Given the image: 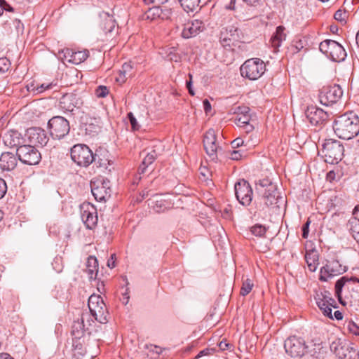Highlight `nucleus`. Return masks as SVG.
Returning a JSON list of instances; mask_svg holds the SVG:
<instances>
[{
  "instance_id": "09e8293b",
  "label": "nucleus",
  "mask_w": 359,
  "mask_h": 359,
  "mask_svg": "<svg viewBox=\"0 0 359 359\" xmlns=\"http://www.w3.org/2000/svg\"><path fill=\"white\" fill-rule=\"evenodd\" d=\"M347 330L354 335L359 336V326L353 321L350 320L346 325Z\"/></svg>"
},
{
  "instance_id": "8fccbe9b",
  "label": "nucleus",
  "mask_w": 359,
  "mask_h": 359,
  "mask_svg": "<svg viewBox=\"0 0 359 359\" xmlns=\"http://www.w3.org/2000/svg\"><path fill=\"white\" fill-rule=\"evenodd\" d=\"M102 302H104V301L100 295L92 294L91 296H90V297L88 299V308H90L95 304H98Z\"/></svg>"
},
{
  "instance_id": "473e14b6",
  "label": "nucleus",
  "mask_w": 359,
  "mask_h": 359,
  "mask_svg": "<svg viewBox=\"0 0 359 359\" xmlns=\"http://www.w3.org/2000/svg\"><path fill=\"white\" fill-rule=\"evenodd\" d=\"M305 260L307 263L308 268L310 271L314 272L318 264V255L314 251L306 252L305 255Z\"/></svg>"
},
{
  "instance_id": "412c9836",
  "label": "nucleus",
  "mask_w": 359,
  "mask_h": 359,
  "mask_svg": "<svg viewBox=\"0 0 359 359\" xmlns=\"http://www.w3.org/2000/svg\"><path fill=\"white\" fill-rule=\"evenodd\" d=\"M148 202L149 206L158 213L170 208L168 199H163L160 195H152V198H149Z\"/></svg>"
},
{
  "instance_id": "9b49d317",
  "label": "nucleus",
  "mask_w": 359,
  "mask_h": 359,
  "mask_svg": "<svg viewBox=\"0 0 359 359\" xmlns=\"http://www.w3.org/2000/svg\"><path fill=\"white\" fill-rule=\"evenodd\" d=\"M83 104L82 97L77 92L66 93L60 97L59 101L60 109L72 114H73L75 108H81Z\"/></svg>"
},
{
  "instance_id": "69168bd1",
  "label": "nucleus",
  "mask_w": 359,
  "mask_h": 359,
  "mask_svg": "<svg viewBox=\"0 0 359 359\" xmlns=\"http://www.w3.org/2000/svg\"><path fill=\"white\" fill-rule=\"evenodd\" d=\"M128 293H129V289L127 287L126 289V291L123 293V297L121 299L122 303L125 305H126L129 302L130 297H129Z\"/></svg>"
},
{
  "instance_id": "7c9ffc66",
  "label": "nucleus",
  "mask_w": 359,
  "mask_h": 359,
  "mask_svg": "<svg viewBox=\"0 0 359 359\" xmlns=\"http://www.w3.org/2000/svg\"><path fill=\"white\" fill-rule=\"evenodd\" d=\"M157 156L158 154L154 149L147 154L138 168L140 174H144L147 168L156 159Z\"/></svg>"
},
{
  "instance_id": "79ce46f5",
  "label": "nucleus",
  "mask_w": 359,
  "mask_h": 359,
  "mask_svg": "<svg viewBox=\"0 0 359 359\" xmlns=\"http://www.w3.org/2000/svg\"><path fill=\"white\" fill-rule=\"evenodd\" d=\"M253 287V283L250 278H246L243 280V285L241 289L240 294L242 296H246L252 290Z\"/></svg>"
},
{
  "instance_id": "c9c22d12",
  "label": "nucleus",
  "mask_w": 359,
  "mask_h": 359,
  "mask_svg": "<svg viewBox=\"0 0 359 359\" xmlns=\"http://www.w3.org/2000/svg\"><path fill=\"white\" fill-rule=\"evenodd\" d=\"M88 57V50L74 51L72 59H68V62L73 64L79 65L82 62L85 61Z\"/></svg>"
},
{
  "instance_id": "ddd939ff",
  "label": "nucleus",
  "mask_w": 359,
  "mask_h": 359,
  "mask_svg": "<svg viewBox=\"0 0 359 359\" xmlns=\"http://www.w3.org/2000/svg\"><path fill=\"white\" fill-rule=\"evenodd\" d=\"M305 114L309 122L314 126H321L329 120L330 114L322 109L311 105L307 107Z\"/></svg>"
},
{
  "instance_id": "680f3d73",
  "label": "nucleus",
  "mask_w": 359,
  "mask_h": 359,
  "mask_svg": "<svg viewBox=\"0 0 359 359\" xmlns=\"http://www.w3.org/2000/svg\"><path fill=\"white\" fill-rule=\"evenodd\" d=\"M231 144L233 148H238L244 144V140L241 137H238L233 140Z\"/></svg>"
},
{
  "instance_id": "20e7f679",
  "label": "nucleus",
  "mask_w": 359,
  "mask_h": 359,
  "mask_svg": "<svg viewBox=\"0 0 359 359\" xmlns=\"http://www.w3.org/2000/svg\"><path fill=\"white\" fill-rule=\"evenodd\" d=\"M285 352L292 358H301L306 354L313 355L310 346L306 344L302 337L292 336L288 337L284 343Z\"/></svg>"
},
{
  "instance_id": "774afa93",
  "label": "nucleus",
  "mask_w": 359,
  "mask_h": 359,
  "mask_svg": "<svg viewBox=\"0 0 359 359\" xmlns=\"http://www.w3.org/2000/svg\"><path fill=\"white\" fill-rule=\"evenodd\" d=\"M203 108L206 113H208L211 109V104L210 102L205 99L203 101Z\"/></svg>"
},
{
  "instance_id": "f3484780",
  "label": "nucleus",
  "mask_w": 359,
  "mask_h": 359,
  "mask_svg": "<svg viewBox=\"0 0 359 359\" xmlns=\"http://www.w3.org/2000/svg\"><path fill=\"white\" fill-rule=\"evenodd\" d=\"M26 135L30 143L37 146L44 147L49 140L46 131L38 127L28 128L26 131Z\"/></svg>"
},
{
  "instance_id": "4be33fe9",
  "label": "nucleus",
  "mask_w": 359,
  "mask_h": 359,
  "mask_svg": "<svg viewBox=\"0 0 359 359\" xmlns=\"http://www.w3.org/2000/svg\"><path fill=\"white\" fill-rule=\"evenodd\" d=\"M91 315L100 323L107 322V307L104 302L89 308Z\"/></svg>"
},
{
  "instance_id": "72a5a7b5",
  "label": "nucleus",
  "mask_w": 359,
  "mask_h": 359,
  "mask_svg": "<svg viewBox=\"0 0 359 359\" xmlns=\"http://www.w3.org/2000/svg\"><path fill=\"white\" fill-rule=\"evenodd\" d=\"M348 229L354 240L359 244V219L353 218L348 222Z\"/></svg>"
},
{
  "instance_id": "0e129e2a",
  "label": "nucleus",
  "mask_w": 359,
  "mask_h": 359,
  "mask_svg": "<svg viewBox=\"0 0 359 359\" xmlns=\"http://www.w3.org/2000/svg\"><path fill=\"white\" fill-rule=\"evenodd\" d=\"M115 259H116V255L115 254H112L110 257V258L108 259L107 261V266L109 267L110 269H113L115 267L116 264H115Z\"/></svg>"
},
{
  "instance_id": "423d86ee",
  "label": "nucleus",
  "mask_w": 359,
  "mask_h": 359,
  "mask_svg": "<svg viewBox=\"0 0 359 359\" xmlns=\"http://www.w3.org/2000/svg\"><path fill=\"white\" fill-rule=\"evenodd\" d=\"M71 158L78 165L88 167L95 161V156L87 145L78 144L71 149Z\"/></svg>"
},
{
  "instance_id": "4d7b16f0",
  "label": "nucleus",
  "mask_w": 359,
  "mask_h": 359,
  "mask_svg": "<svg viewBox=\"0 0 359 359\" xmlns=\"http://www.w3.org/2000/svg\"><path fill=\"white\" fill-rule=\"evenodd\" d=\"M132 68L133 67L130 64L126 62L122 65L121 69L120 71H121V74L130 76L132 74L130 73Z\"/></svg>"
},
{
  "instance_id": "7ed1b4c3",
  "label": "nucleus",
  "mask_w": 359,
  "mask_h": 359,
  "mask_svg": "<svg viewBox=\"0 0 359 359\" xmlns=\"http://www.w3.org/2000/svg\"><path fill=\"white\" fill-rule=\"evenodd\" d=\"M320 152L326 163L337 164L344 156V147L341 142L329 139L323 143Z\"/></svg>"
},
{
  "instance_id": "39448f33",
  "label": "nucleus",
  "mask_w": 359,
  "mask_h": 359,
  "mask_svg": "<svg viewBox=\"0 0 359 359\" xmlns=\"http://www.w3.org/2000/svg\"><path fill=\"white\" fill-rule=\"evenodd\" d=\"M240 71L242 76L250 80H256L264 73L266 65L259 58H251L241 65Z\"/></svg>"
},
{
  "instance_id": "49530a36",
  "label": "nucleus",
  "mask_w": 359,
  "mask_h": 359,
  "mask_svg": "<svg viewBox=\"0 0 359 359\" xmlns=\"http://www.w3.org/2000/svg\"><path fill=\"white\" fill-rule=\"evenodd\" d=\"M246 156V152L242 149L230 151L229 158L234 161H238Z\"/></svg>"
},
{
  "instance_id": "dca6fc26",
  "label": "nucleus",
  "mask_w": 359,
  "mask_h": 359,
  "mask_svg": "<svg viewBox=\"0 0 359 359\" xmlns=\"http://www.w3.org/2000/svg\"><path fill=\"white\" fill-rule=\"evenodd\" d=\"M109 182H91V192L97 201H105L111 196V189L109 186Z\"/></svg>"
},
{
  "instance_id": "cd10ccee",
  "label": "nucleus",
  "mask_w": 359,
  "mask_h": 359,
  "mask_svg": "<svg viewBox=\"0 0 359 359\" xmlns=\"http://www.w3.org/2000/svg\"><path fill=\"white\" fill-rule=\"evenodd\" d=\"M326 298H328V296L327 294H322V297H320V294H317V296L315 297V299L316 301V304L320 309V310L322 311L323 314L330 318L333 319V316L332 313V307L328 304H327Z\"/></svg>"
},
{
  "instance_id": "864d4df0",
  "label": "nucleus",
  "mask_w": 359,
  "mask_h": 359,
  "mask_svg": "<svg viewBox=\"0 0 359 359\" xmlns=\"http://www.w3.org/2000/svg\"><path fill=\"white\" fill-rule=\"evenodd\" d=\"M11 62L6 57L0 58V72H5L8 70Z\"/></svg>"
},
{
  "instance_id": "603ef678",
  "label": "nucleus",
  "mask_w": 359,
  "mask_h": 359,
  "mask_svg": "<svg viewBox=\"0 0 359 359\" xmlns=\"http://www.w3.org/2000/svg\"><path fill=\"white\" fill-rule=\"evenodd\" d=\"M109 93V90L105 86H99L95 90V95L97 97H105Z\"/></svg>"
},
{
  "instance_id": "5701e85b",
  "label": "nucleus",
  "mask_w": 359,
  "mask_h": 359,
  "mask_svg": "<svg viewBox=\"0 0 359 359\" xmlns=\"http://www.w3.org/2000/svg\"><path fill=\"white\" fill-rule=\"evenodd\" d=\"M350 281L359 283V278L354 276L351 278H348L347 276H342L335 283V296L337 297L339 302L343 306H345L346 302L342 298V290L345 284Z\"/></svg>"
},
{
  "instance_id": "bf43d9fd",
  "label": "nucleus",
  "mask_w": 359,
  "mask_h": 359,
  "mask_svg": "<svg viewBox=\"0 0 359 359\" xmlns=\"http://www.w3.org/2000/svg\"><path fill=\"white\" fill-rule=\"evenodd\" d=\"M7 191L6 183L4 180L0 178V198H3Z\"/></svg>"
},
{
  "instance_id": "4c0bfd02",
  "label": "nucleus",
  "mask_w": 359,
  "mask_h": 359,
  "mask_svg": "<svg viewBox=\"0 0 359 359\" xmlns=\"http://www.w3.org/2000/svg\"><path fill=\"white\" fill-rule=\"evenodd\" d=\"M53 87L52 83H43L40 86H37L36 87H34V85H31L30 86L27 87L28 91H32L36 94L42 93L46 90L51 89Z\"/></svg>"
},
{
  "instance_id": "6e6d98bb",
  "label": "nucleus",
  "mask_w": 359,
  "mask_h": 359,
  "mask_svg": "<svg viewBox=\"0 0 359 359\" xmlns=\"http://www.w3.org/2000/svg\"><path fill=\"white\" fill-rule=\"evenodd\" d=\"M311 224V221L309 219L306 221V222L302 226V236L303 238H307L309 233V225Z\"/></svg>"
},
{
  "instance_id": "1a4fd4ad",
  "label": "nucleus",
  "mask_w": 359,
  "mask_h": 359,
  "mask_svg": "<svg viewBox=\"0 0 359 359\" xmlns=\"http://www.w3.org/2000/svg\"><path fill=\"white\" fill-rule=\"evenodd\" d=\"M343 91L339 85L324 86L320 90V102L325 106L336 103L342 96Z\"/></svg>"
},
{
  "instance_id": "f704fd0d",
  "label": "nucleus",
  "mask_w": 359,
  "mask_h": 359,
  "mask_svg": "<svg viewBox=\"0 0 359 359\" xmlns=\"http://www.w3.org/2000/svg\"><path fill=\"white\" fill-rule=\"evenodd\" d=\"M200 0H181V7L189 13L194 12L198 7Z\"/></svg>"
},
{
  "instance_id": "9d476101",
  "label": "nucleus",
  "mask_w": 359,
  "mask_h": 359,
  "mask_svg": "<svg viewBox=\"0 0 359 359\" xmlns=\"http://www.w3.org/2000/svg\"><path fill=\"white\" fill-rule=\"evenodd\" d=\"M330 349L339 359H358L359 358L358 352L354 348L339 339L331 344Z\"/></svg>"
},
{
  "instance_id": "37998d69",
  "label": "nucleus",
  "mask_w": 359,
  "mask_h": 359,
  "mask_svg": "<svg viewBox=\"0 0 359 359\" xmlns=\"http://www.w3.org/2000/svg\"><path fill=\"white\" fill-rule=\"evenodd\" d=\"M334 42L335 41L330 39H327L322 41L319 45L320 50L326 56H327L330 50V48L334 45Z\"/></svg>"
},
{
  "instance_id": "2f4dec72",
  "label": "nucleus",
  "mask_w": 359,
  "mask_h": 359,
  "mask_svg": "<svg viewBox=\"0 0 359 359\" xmlns=\"http://www.w3.org/2000/svg\"><path fill=\"white\" fill-rule=\"evenodd\" d=\"M226 35H229V37L224 36L222 38V41L226 42L227 40L238 41L241 40L242 36V32L238 27L233 26H229L226 28Z\"/></svg>"
},
{
  "instance_id": "2eb2a0df",
  "label": "nucleus",
  "mask_w": 359,
  "mask_h": 359,
  "mask_svg": "<svg viewBox=\"0 0 359 359\" xmlns=\"http://www.w3.org/2000/svg\"><path fill=\"white\" fill-rule=\"evenodd\" d=\"M216 141L217 137L215 130L210 129L204 135L203 147L207 154L212 158V160L217 158V153L221 150V147L216 144Z\"/></svg>"
},
{
  "instance_id": "6e6552de",
  "label": "nucleus",
  "mask_w": 359,
  "mask_h": 359,
  "mask_svg": "<svg viewBox=\"0 0 359 359\" xmlns=\"http://www.w3.org/2000/svg\"><path fill=\"white\" fill-rule=\"evenodd\" d=\"M16 155L22 163L30 165L38 164L41 159L40 152L31 145H20L18 147Z\"/></svg>"
},
{
  "instance_id": "aec40b11",
  "label": "nucleus",
  "mask_w": 359,
  "mask_h": 359,
  "mask_svg": "<svg viewBox=\"0 0 359 359\" xmlns=\"http://www.w3.org/2000/svg\"><path fill=\"white\" fill-rule=\"evenodd\" d=\"M16 156L11 152L3 153L0 156V168L7 171L13 170L18 164Z\"/></svg>"
},
{
  "instance_id": "e433bc0d",
  "label": "nucleus",
  "mask_w": 359,
  "mask_h": 359,
  "mask_svg": "<svg viewBox=\"0 0 359 359\" xmlns=\"http://www.w3.org/2000/svg\"><path fill=\"white\" fill-rule=\"evenodd\" d=\"M94 156H95V158L93 162L97 167L108 170L109 172L111 171V168L109 167L113 164V161L107 158H101L97 155V154H95Z\"/></svg>"
},
{
  "instance_id": "3c124183",
  "label": "nucleus",
  "mask_w": 359,
  "mask_h": 359,
  "mask_svg": "<svg viewBox=\"0 0 359 359\" xmlns=\"http://www.w3.org/2000/svg\"><path fill=\"white\" fill-rule=\"evenodd\" d=\"M128 118L129 120V122L130 123V126L132 127V129L133 130H138L140 128V126L139 125L137 119L134 116L132 112H129L127 115Z\"/></svg>"
},
{
  "instance_id": "c756f323",
  "label": "nucleus",
  "mask_w": 359,
  "mask_h": 359,
  "mask_svg": "<svg viewBox=\"0 0 359 359\" xmlns=\"http://www.w3.org/2000/svg\"><path fill=\"white\" fill-rule=\"evenodd\" d=\"M86 271L90 280L95 279L98 272V261L95 257L90 256L87 260Z\"/></svg>"
},
{
  "instance_id": "f257e3e1",
  "label": "nucleus",
  "mask_w": 359,
  "mask_h": 359,
  "mask_svg": "<svg viewBox=\"0 0 359 359\" xmlns=\"http://www.w3.org/2000/svg\"><path fill=\"white\" fill-rule=\"evenodd\" d=\"M333 130L340 139H352L359 134V116L353 111L337 116L333 123Z\"/></svg>"
},
{
  "instance_id": "b1692460",
  "label": "nucleus",
  "mask_w": 359,
  "mask_h": 359,
  "mask_svg": "<svg viewBox=\"0 0 359 359\" xmlns=\"http://www.w3.org/2000/svg\"><path fill=\"white\" fill-rule=\"evenodd\" d=\"M327 57L334 62H341L345 60L346 52L344 47L335 41Z\"/></svg>"
},
{
  "instance_id": "a878e982",
  "label": "nucleus",
  "mask_w": 359,
  "mask_h": 359,
  "mask_svg": "<svg viewBox=\"0 0 359 359\" xmlns=\"http://www.w3.org/2000/svg\"><path fill=\"white\" fill-rule=\"evenodd\" d=\"M3 140L6 145L12 148L20 147L22 138L21 134L17 130H10L4 135Z\"/></svg>"
},
{
  "instance_id": "5fc2aeb1",
  "label": "nucleus",
  "mask_w": 359,
  "mask_h": 359,
  "mask_svg": "<svg viewBox=\"0 0 359 359\" xmlns=\"http://www.w3.org/2000/svg\"><path fill=\"white\" fill-rule=\"evenodd\" d=\"M322 294H327L328 296V298H326L327 304H328L330 306H332L334 309L338 308L336 301L330 296V293L328 291H325L324 293H321L320 294V297H322Z\"/></svg>"
},
{
  "instance_id": "393cba45",
  "label": "nucleus",
  "mask_w": 359,
  "mask_h": 359,
  "mask_svg": "<svg viewBox=\"0 0 359 359\" xmlns=\"http://www.w3.org/2000/svg\"><path fill=\"white\" fill-rule=\"evenodd\" d=\"M88 313H82L80 320L74 321L72 326V335L76 339H80L84 335L85 325L84 320L86 318H88Z\"/></svg>"
},
{
  "instance_id": "4468645a",
  "label": "nucleus",
  "mask_w": 359,
  "mask_h": 359,
  "mask_svg": "<svg viewBox=\"0 0 359 359\" xmlns=\"http://www.w3.org/2000/svg\"><path fill=\"white\" fill-rule=\"evenodd\" d=\"M81 217L86 227L93 229L98 221L97 210L90 203H83L81 205Z\"/></svg>"
},
{
  "instance_id": "e2e57ef3",
  "label": "nucleus",
  "mask_w": 359,
  "mask_h": 359,
  "mask_svg": "<svg viewBox=\"0 0 359 359\" xmlns=\"http://www.w3.org/2000/svg\"><path fill=\"white\" fill-rule=\"evenodd\" d=\"M189 76V80L186 81V86L189 90V93L191 95H194V91L192 88V76L191 74Z\"/></svg>"
},
{
  "instance_id": "ea45409f",
  "label": "nucleus",
  "mask_w": 359,
  "mask_h": 359,
  "mask_svg": "<svg viewBox=\"0 0 359 359\" xmlns=\"http://www.w3.org/2000/svg\"><path fill=\"white\" fill-rule=\"evenodd\" d=\"M169 51L167 53V60L170 62H175L177 65H178V62L180 60V55L178 54V48L177 47H171L169 49Z\"/></svg>"
},
{
  "instance_id": "052dcab7",
  "label": "nucleus",
  "mask_w": 359,
  "mask_h": 359,
  "mask_svg": "<svg viewBox=\"0 0 359 359\" xmlns=\"http://www.w3.org/2000/svg\"><path fill=\"white\" fill-rule=\"evenodd\" d=\"M219 347L222 351L229 350L232 347V344L228 343L226 340L223 339L219 343Z\"/></svg>"
},
{
  "instance_id": "f8f14e48",
  "label": "nucleus",
  "mask_w": 359,
  "mask_h": 359,
  "mask_svg": "<svg viewBox=\"0 0 359 359\" xmlns=\"http://www.w3.org/2000/svg\"><path fill=\"white\" fill-rule=\"evenodd\" d=\"M235 195L243 205H249L252 199V189L246 180H239L234 185Z\"/></svg>"
},
{
  "instance_id": "a18cd8bd",
  "label": "nucleus",
  "mask_w": 359,
  "mask_h": 359,
  "mask_svg": "<svg viewBox=\"0 0 359 359\" xmlns=\"http://www.w3.org/2000/svg\"><path fill=\"white\" fill-rule=\"evenodd\" d=\"M233 114H237L238 116L250 115V108L246 106H238L231 109Z\"/></svg>"
},
{
  "instance_id": "0eeeda50",
  "label": "nucleus",
  "mask_w": 359,
  "mask_h": 359,
  "mask_svg": "<svg viewBox=\"0 0 359 359\" xmlns=\"http://www.w3.org/2000/svg\"><path fill=\"white\" fill-rule=\"evenodd\" d=\"M48 127L51 137L57 140L64 138L70 130L69 121L60 116H56L50 118L48 122Z\"/></svg>"
},
{
  "instance_id": "c85d7f7f",
  "label": "nucleus",
  "mask_w": 359,
  "mask_h": 359,
  "mask_svg": "<svg viewBox=\"0 0 359 359\" xmlns=\"http://www.w3.org/2000/svg\"><path fill=\"white\" fill-rule=\"evenodd\" d=\"M284 27H277L276 32L273 34L271 38V43L272 47L274 48L275 52L278 50V48L280 46L281 43L285 40L286 34L284 33Z\"/></svg>"
},
{
  "instance_id": "338daca9",
  "label": "nucleus",
  "mask_w": 359,
  "mask_h": 359,
  "mask_svg": "<svg viewBox=\"0 0 359 359\" xmlns=\"http://www.w3.org/2000/svg\"><path fill=\"white\" fill-rule=\"evenodd\" d=\"M74 53V50L67 48L64 51V57L68 61V59H72Z\"/></svg>"
},
{
  "instance_id": "c03bdc74",
  "label": "nucleus",
  "mask_w": 359,
  "mask_h": 359,
  "mask_svg": "<svg viewBox=\"0 0 359 359\" xmlns=\"http://www.w3.org/2000/svg\"><path fill=\"white\" fill-rule=\"evenodd\" d=\"M252 233L256 236H264L266 233V229L262 224H256L251 227Z\"/></svg>"
},
{
  "instance_id": "13d9d810",
  "label": "nucleus",
  "mask_w": 359,
  "mask_h": 359,
  "mask_svg": "<svg viewBox=\"0 0 359 359\" xmlns=\"http://www.w3.org/2000/svg\"><path fill=\"white\" fill-rule=\"evenodd\" d=\"M334 18L338 21H344L346 18V13L339 9L335 12Z\"/></svg>"
},
{
  "instance_id": "6ab92c4d",
  "label": "nucleus",
  "mask_w": 359,
  "mask_h": 359,
  "mask_svg": "<svg viewBox=\"0 0 359 359\" xmlns=\"http://www.w3.org/2000/svg\"><path fill=\"white\" fill-rule=\"evenodd\" d=\"M101 19L100 27L107 36L111 37L116 29V21L111 15L107 13L100 15Z\"/></svg>"
},
{
  "instance_id": "de8ad7c7",
  "label": "nucleus",
  "mask_w": 359,
  "mask_h": 359,
  "mask_svg": "<svg viewBox=\"0 0 359 359\" xmlns=\"http://www.w3.org/2000/svg\"><path fill=\"white\" fill-rule=\"evenodd\" d=\"M250 121V115H245V116H237L235 118V123L240 127H244L245 125H248V123Z\"/></svg>"
},
{
  "instance_id": "f03ea898",
  "label": "nucleus",
  "mask_w": 359,
  "mask_h": 359,
  "mask_svg": "<svg viewBox=\"0 0 359 359\" xmlns=\"http://www.w3.org/2000/svg\"><path fill=\"white\" fill-rule=\"evenodd\" d=\"M255 189L267 207L279 208L285 202L278 191L276 184L268 178L259 180L256 182Z\"/></svg>"
},
{
  "instance_id": "a19ab883",
  "label": "nucleus",
  "mask_w": 359,
  "mask_h": 359,
  "mask_svg": "<svg viewBox=\"0 0 359 359\" xmlns=\"http://www.w3.org/2000/svg\"><path fill=\"white\" fill-rule=\"evenodd\" d=\"M100 130V126L98 124V121L96 119H94L93 123H90L86 125V133L89 135H94L97 134Z\"/></svg>"
},
{
  "instance_id": "a211bd4d",
  "label": "nucleus",
  "mask_w": 359,
  "mask_h": 359,
  "mask_svg": "<svg viewBox=\"0 0 359 359\" xmlns=\"http://www.w3.org/2000/svg\"><path fill=\"white\" fill-rule=\"evenodd\" d=\"M347 271L346 266H342L338 260H332L329 262L325 266L320 269V280L327 281V278L323 275L327 274L328 276L332 277L339 274H342Z\"/></svg>"
},
{
  "instance_id": "bb28decb",
  "label": "nucleus",
  "mask_w": 359,
  "mask_h": 359,
  "mask_svg": "<svg viewBox=\"0 0 359 359\" xmlns=\"http://www.w3.org/2000/svg\"><path fill=\"white\" fill-rule=\"evenodd\" d=\"M201 22L196 20V22H189L184 25L181 36L185 39H189L195 36L199 31Z\"/></svg>"
},
{
  "instance_id": "58836bf2",
  "label": "nucleus",
  "mask_w": 359,
  "mask_h": 359,
  "mask_svg": "<svg viewBox=\"0 0 359 359\" xmlns=\"http://www.w3.org/2000/svg\"><path fill=\"white\" fill-rule=\"evenodd\" d=\"M161 9L158 6H154L149 8L144 14L145 18L151 20L160 17L161 14Z\"/></svg>"
}]
</instances>
